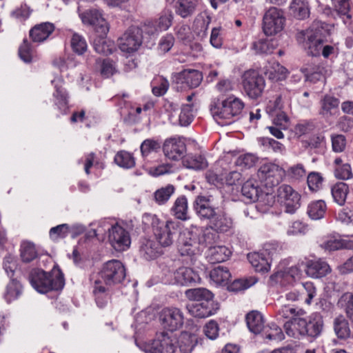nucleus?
<instances>
[{
    "label": "nucleus",
    "mask_w": 353,
    "mask_h": 353,
    "mask_svg": "<svg viewBox=\"0 0 353 353\" xmlns=\"http://www.w3.org/2000/svg\"><path fill=\"white\" fill-rule=\"evenodd\" d=\"M101 280L94 282L93 293L97 305L103 307L108 302L105 294V288L101 285V281L106 285H114L121 283L125 277V269L123 263L116 259H112L105 263L99 273Z\"/></svg>",
    "instance_id": "nucleus-1"
},
{
    "label": "nucleus",
    "mask_w": 353,
    "mask_h": 353,
    "mask_svg": "<svg viewBox=\"0 0 353 353\" xmlns=\"http://www.w3.org/2000/svg\"><path fill=\"white\" fill-rule=\"evenodd\" d=\"M29 280L32 286L40 293L61 290L65 285L63 275L59 270H52L51 272L40 269L32 270Z\"/></svg>",
    "instance_id": "nucleus-2"
},
{
    "label": "nucleus",
    "mask_w": 353,
    "mask_h": 353,
    "mask_svg": "<svg viewBox=\"0 0 353 353\" xmlns=\"http://www.w3.org/2000/svg\"><path fill=\"white\" fill-rule=\"evenodd\" d=\"M151 225L157 243L161 248L171 246L178 230L179 223L173 220L160 221L156 215H152Z\"/></svg>",
    "instance_id": "nucleus-3"
},
{
    "label": "nucleus",
    "mask_w": 353,
    "mask_h": 353,
    "mask_svg": "<svg viewBox=\"0 0 353 353\" xmlns=\"http://www.w3.org/2000/svg\"><path fill=\"white\" fill-rule=\"evenodd\" d=\"M244 106L245 104L241 99L230 95L212 106L211 112L216 119L228 120V123H230L232 119L241 114Z\"/></svg>",
    "instance_id": "nucleus-4"
},
{
    "label": "nucleus",
    "mask_w": 353,
    "mask_h": 353,
    "mask_svg": "<svg viewBox=\"0 0 353 353\" xmlns=\"http://www.w3.org/2000/svg\"><path fill=\"white\" fill-rule=\"evenodd\" d=\"M176 340L167 332L156 335L154 340L143 344L141 348L145 353H174L176 349Z\"/></svg>",
    "instance_id": "nucleus-5"
},
{
    "label": "nucleus",
    "mask_w": 353,
    "mask_h": 353,
    "mask_svg": "<svg viewBox=\"0 0 353 353\" xmlns=\"http://www.w3.org/2000/svg\"><path fill=\"white\" fill-rule=\"evenodd\" d=\"M199 232L197 230H189L180 235L178 250L181 255L188 256L193 261V257L201 253V248L199 239Z\"/></svg>",
    "instance_id": "nucleus-6"
},
{
    "label": "nucleus",
    "mask_w": 353,
    "mask_h": 353,
    "mask_svg": "<svg viewBox=\"0 0 353 353\" xmlns=\"http://www.w3.org/2000/svg\"><path fill=\"white\" fill-rule=\"evenodd\" d=\"M285 174L284 169L273 163H263L257 172V176L261 183L268 188L279 185Z\"/></svg>",
    "instance_id": "nucleus-7"
},
{
    "label": "nucleus",
    "mask_w": 353,
    "mask_h": 353,
    "mask_svg": "<svg viewBox=\"0 0 353 353\" xmlns=\"http://www.w3.org/2000/svg\"><path fill=\"white\" fill-rule=\"evenodd\" d=\"M285 18L281 10L270 8L264 14L263 18V30L268 36L275 35L284 28Z\"/></svg>",
    "instance_id": "nucleus-8"
},
{
    "label": "nucleus",
    "mask_w": 353,
    "mask_h": 353,
    "mask_svg": "<svg viewBox=\"0 0 353 353\" xmlns=\"http://www.w3.org/2000/svg\"><path fill=\"white\" fill-rule=\"evenodd\" d=\"M242 83L245 93L252 99L262 94L265 83L263 77L256 70H250L244 72Z\"/></svg>",
    "instance_id": "nucleus-9"
},
{
    "label": "nucleus",
    "mask_w": 353,
    "mask_h": 353,
    "mask_svg": "<svg viewBox=\"0 0 353 353\" xmlns=\"http://www.w3.org/2000/svg\"><path fill=\"white\" fill-rule=\"evenodd\" d=\"M79 16L85 26H92L96 32L101 35H106L109 31V26L104 19L101 10L92 8L81 12L78 9Z\"/></svg>",
    "instance_id": "nucleus-10"
},
{
    "label": "nucleus",
    "mask_w": 353,
    "mask_h": 353,
    "mask_svg": "<svg viewBox=\"0 0 353 353\" xmlns=\"http://www.w3.org/2000/svg\"><path fill=\"white\" fill-rule=\"evenodd\" d=\"M143 28L130 27L118 40L119 49L126 53H132L138 50L142 44Z\"/></svg>",
    "instance_id": "nucleus-11"
},
{
    "label": "nucleus",
    "mask_w": 353,
    "mask_h": 353,
    "mask_svg": "<svg viewBox=\"0 0 353 353\" xmlns=\"http://www.w3.org/2000/svg\"><path fill=\"white\" fill-rule=\"evenodd\" d=\"M277 196L288 213H294L301 206L300 194L289 185H281L277 190Z\"/></svg>",
    "instance_id": "nucleus-12"
},
{
    "label": "nucleus",
    "mask_w": 353,
    "mask_h": 353,
    "mask_svg": "<svg viewBox=\"0 0 353 353\" xmlns=\"http://www.w3.org/2000/svg\"><path fill=\"white\" fill-rule=\"evenodd\" d=\"M108 241L117 252H123L130 248L131 236L130 232L119 224L112 225L108 230Z\"/></svg>",
    "instance_id": "nucleus-13"
},
{
    "label": "nucleus",
    "mask_w": 353,
    "mask_h": 353,
    "mask_svg": "<svg viewBox=\"0 0 353 353\" xmlns=\"http://www.w3.org/2000/svg\"><path fill=\"white\" fill-rule=\"evenodd\" d=\"M159 319L165 328L173 332L183 325L184 316L177 307H165L161 311Z\"/></svg>",
    "instance_id": "nucleus-14"
},
{
    "label": "nucleus",
    "mask_w": 353,
    "mask_h": 353,
    "mask_svg": "<svg viewBox=\"0 0 353 353\" xmlns=\"http://www.w3.org/2000/svg\"><path fill=\"white\" fill-rule=\"evenodd\" d=\"M163 150L170 159L178 161L182 159L186 152L185 139L181 137H173L165 139Z\"/></svg>",
    "instance_id": "nucleus-15"
},
{
    "label": "nucleus",
    "mask_w": 353,
    "mask_h": 353,
    "mask_svg": "<svg viewBox=\"0 0 353 353\" xmlns=\"http://www.w3.org/2000/svg\"><path fill=\"white\" fill-rule=\"evenodd\" d=\"M172 18L170 11H165L157 19L145 23L143 26V31L149 35H154L162 31H165L171 26Z\"/></svg>",
    "instance_id": "nucleus-16"
},
{
    "label": "nucleus",
    "mask_w": 353,
    "mask_h": 353,
    "mask_svg": "<svg viewBox=\"0 0 353 353\" xmlns=\"http://www.w3.org/2000/svg\"><path fill=\"white\" fill-rule=\"evenodd\" d=\"M303 264L305 274L313 279L324 277L331 272L328 263L321 259H307Z\"/></svg>",
    "instance_id": "nucleus-17"
},
{
    "label": "nucleus",
    "mask_w": 353,
    "mask_h": 353,
    "mask_svg": "<svg viewBox=\"0 0 353 353\" xmlns=\"http://www.w3.org/2000/svg\"><path fill=\"white\" fill-rule=\"evenodd\" d=\"M213 301H203L199 303H192L187 305L188 312L196 318H207L214 314L218 307Z\"/></svg>",
    "instance_id": "nucleus-18"
},
{
    "label": "nucleus",
    "mask_w": 353,
    "mask_h": 353,
    "mask_svg": "<svg viewBox=\"0 0 353 353\" xmlns=\"http://www.w3.org/2000/svg\"><path fill=\"white\" fill-rule=\"evenodd\" d=\"M194 209L201 219L212 220L216 215V208L211 200L204 196H199L194 202Z\"/></svg>",
    "instance_id": "nucleus-19"
},
{
    "label": "nucleus",
    "mask_w": 353,
    "mask_h": 353,
    "mask_svg": "<svg viewBox=\"0 0 353 353\" xmlns=\"http://www.w3.org/2000/svg\"><path fill=\"white\" fill-rule=\"evenodd\" d=\"M54 29V25L52 23H41L30 29L29 36L33 42L41 43L50 37Z\"/></svg>",
    "instance_id": "nucleus-20"
},
{
    "label": "nucleus",
    "mask_w": 353,
    "mask_h": 353,
    "mask_svg": "<svg viewBox=\"0 0 353 353\" xmlns=\"http://www.w3.org/2000/svg\"><path fill=\"white\" fill-rule=\"evenodd\" d=\"M210 225L217 233L231 232L234 228L232 219L225 212L216 214L210 221Z\"/></svg>",
    "instance_id": "nucleus-21"
},
{
    "label": "nucleus",
    "mask_w": 353,
    "mask_h": 353,
    "mask_svg": "<svg viewBox=\"0 0 353 353\" xmlns=\"http://www.w3.org/2000/svg\"><path fill=\"white\" fill-rule=\"evenodd\" d=\"M203 79V75L201 72L196 70H184L179 72L177 76L176 82L178 83L185 84L190 88L198 87Z\"/></svg>",
    "instance_id": "nucleus-22"
},
{
    "label": "nucleus",
    "mask_w": 353,
    "mask_h": 353,
    "mask_svg": "<svg viewBox=\"0 0 353 353\" xmlns=\"http://www.w3.org/2000/svg\"><path fill=\"white\" fill-rule=\"evenodd\" d=\"M306 325V319L302 316L292 318L284 324L285 333L290 337L299 338L304 336Z\"/></svg>",
    "instance_id": "nucleus-23"
},
{
    "label": "nucleus",
    "mask_w": 353,
    "mask_h": 353,
    "mask_svg": "<svg viewBox=\"0 0 353 353\" xmlns=\"http://www.w3.org/2000/svg\"><path fill=\"white\" fill-rule=\"evenodd\" d=\"M175 282L181 285H188L199 280L198 274L192 268L181 267L174 273Z\"/></svg>",
    "instance_id": "nucleus-24"
},
{
    "label": "nucleus",
    "mask_w": 353,
    "mask_h": 353,
    "mask_svg": "<svg viewBox=\"0 0 353 353\" xmlns=\"http://www.w3.org/2000/svg\"><path fill=\"white\" fill-rule=\"evenodd\" d=\"M319 114L327 119L334 115L339 110V100L331 95H325L320 101Z\"/></svg>",
    "instance_id": "nucleus-25"
},
{
    "label": "nucleus",
    "mask_w": 353,
    "mask_h": 353,
    "mask_svg": "<svg viewBox=\"0 0 353 353\" xmlns=\"http://www.w3.org/2000/svg\"><path fill=\"white\" fill-rule=\"evenodd\" d=\"M140 253L147 260L154 259L163 253L162 248L154 240L144 239L141 241Z\"/></svg>",
    "instance_id": "nucleus-26"
},
{
    "label": "nucleus",
    "mask_w": 353,
    "mask_h": 353,
    "mask_svg": "<svg viewBox=\"0 0 353 353\" xmlns=\"http://www.w3.org/2000/svg\"><path fill=\"white\" fill-rule=\"evenodd\" d=\"M248 259L256 272L265 273L270 269L269 255L266 252H254L248 255Z\"/></svg>",
    "instance_id": "nucleus-27"
},
{
    "label": "nucleus",
    "mask_w": 353,
    "mask_h": 353,
    "mask_svg": "<svg viewBox=\"0 0 353 353\" xmlns=\"http://www.w3.org/2000/svg\"><path fill=\"white\" fill-rule=\"evenodd\" d=\"M323 326V321L321 315L319 313L311 314L308 319H306L305 331L304 336L316 337L320 335Z\"/></svg>",
    "instance_id": "nucleus-28"
},
{
    "label": "nucleus",
    "mask_w": 353,
    "mask_h": 353,
    "mask_svg": "<svg viewBox=\"0 0 353 353\" xmlns=\"http://www.w3.org/2000/svg\"><path fill=\"white\" fill-rule=\"evenodd\" d=\"M241 192L243 196L253 202L259 201L263 196L258 182L253 179H248L243 184Z\"/></svg>",
    "instance_id": "nucleus-29"
},
{
    "label": "nucleus",
    "mask_w": 353,
    "mask_h": 353,
    "mask_svg": "<svg viewBox=\"0 0 353 353\" xmlns=\"http://www.w3.org/2000/svg\"><path fill=\"white\" fill-rule=\"evenodd\" d=\"M52 83L55 88V92L53 93L54 105L59 110H65L68 104V94L63 88V80L61 78H55Z\"/></svg>",
    "instance_id": "nucleus-30"
},
{
    "label": "nucleus",
    "mask_w": 353,
    "mask_h": 353,
    "mask_svg": "<svg viewBox=\"0 0 353 353\" xmlns=\"http://www.w3.org/2000/svg\"><path fill=\"white\" fill-rule=\"evenodd\" d=\"M245 320L248 329L255 334L261 333L265 327L263 316L258 311L253 310L249 312Z\"/></svg>",
    "instance_id": "nucleus-31"
},
{
    "label": "nucleus",
    "mask_w": 353,
    "mask_h": 353,
    "mask_svg": "<svg viewBox=\"0 0 353 353\" xmlns=\"http://www.w3.org/2000/svg\"><path fill=\"white\" fill-rule=\"evenodd\" d=\"M231 251L225 245L210 246L208 250L207 258L212 263H221L228 259Z\"/></svg>",
    "instance_id": "nucleus-32"
},
{
    "label": "nucleus",
    "mask_w": 353,
    "mask_h": 353,
    "mask_svg": "<svg viewBox=\"0 0 353 353\" xmlns=\"http://www.w3.org/2000/svg\"><path fill=\"white\" fill-rule=\"evenodd\" d=\"M291 14L298 19H305L310 15L309 3L306 0H293L290 6Z\"/></svg>",
    "instance_id": "nucleus-33"
},
{
    "label": "nucleus",
    "mask_w": 353,
    "mask_h": 353,
    "mask_svg": "<svg viewBox=\"0 0 353 353\" xmlns=\"http://www.w3.org/2000/svg\"><path fill=\"white\" fill-rule=\"evenodd\" d=\"M172 214L178 219L186 221L189 219L188 200L185 196L178 197L171 208Z\"/></svg>",
    "instance_id": "nucleus-34"
},
{
    "label": "nucleus",
    "mask_w": 353,
    "mask_h": 353,
    "mask_svg": "<svg viewBox=\"0 0 353 353\" xmlns=\"http://www.w3.org/2000/svg\"><path fill=\"white\" fill-rule=\"evenodd\" d=\"M306 37L305 46L307 48V53L311 56H319L323 46L321 39L309 31L307 32Z\"/></svg>",
    "instance_id": "nucleus-35"
},
{
    "label": "nucleus",
    "mask_w": 353,
    "mask_h": 353,
    "mask_svg": "<svg viewBox=\"0 0 353 353\" xmlns=\"http://www.w3.org/2000/svg\"><path fill=\"white\" fill-rule=\"evenodd\" d=\"M199 3V0H177L176 13L183 18L192 15Z\"/></svg>",
    "instance_id": "nucleus-36"
},
{
    "label": "nucleus",
    "mask_w": 353,
    "mask_h": 353,
    "mask_svg": "<svg viewBox=\"0 0 353 353\" xmlns=\"http://www.w3.org/2000/svg\"><path fill=\"white\" fill-rule=\"evenodd\" d=\"M210 277L216 285H225L228 283L231 274L228 268L219 265L210 271Z\"/></svg>",
    "instance_id": "nucleus-37"
},
{
    "label": "nucleus",
    "mask_w": 353,
    "mask_h": 353,
    "mask_svg": "<svg viewBox=\"0 0 353 353\" xmlns=\"http://www.w3.org/2000/svg\"><path fill=\"white\" fill-rule=\"evenodd\" d=\"M183 165L188 169L200 170L208 165L206 159L201 155L188 154L182 159Z\"/></svg>",
    "instance_id": "nucleus-38"
},
{
    "label": "nucleus",
    "mask_w": 353,
    "mask_h": 353,
    "mask_svg": "<svg viewBox=\"0 0 353 353\" xmlns=\"http://www.w3.org/2000/svg\"><path fill=\"white\" fill-rule=\"evenodd\" d=\"M287 69L277 62L273 63L266 69L265 74L272 81L285 80L287 77Z\"/></svg>",
    "instance_id": "nucleus-39"
},
{
    "label": "nucleus",
    "mask_w": 353,
    "mask_h": 353,
    "mask_svg": "<svg viewBox=\"0 0 353 353\" xmlns=\"http://www.w3.org/2000/svg\"><path fill=\"white\" fill-rule=\"evenodd\" d=\"M327 210L325 203L323 200L311 202L307 210V213L310 219L319 220L323 218Z\"/></svg>",
    "instance_id": "nucleus-40"
},
{
    "label": "nucleus",
    "mask_w": 353,
    "mask_h": 353,
    "mask_svg": "<svg viewBox=\"0 0 353 353\" xmlns=\"http://www.w3.org/2000/svg\"><path fill=\"white\" fill-rule=\"evenodd\" d=\"M185 294L189 300L196 301V303L212 301L213 297L212 292L205 288L189 289L185 291Z\"/></svg>",
    "instance_id": "nucleus-41"
},
{
    "label": "nucleus",
    "mask_w": 353,
    "mask_h": 353,
    "mask_svg": "<svg viewBox=\"0 0 353 353\" xmlns=\"http://www.w3.org/2000/svg\"><path fill=\"white\" fill-rule=\"evenodd\" d=\"M331 193L334 202L339 205H343L345 204L349 193V187L345 183H337L332 187Z\"/></svg>",
    "instance_id": "nucleus-42"
},
{
    "label": "nucleus",
    "mask_w": 353,
    "mask_h": 353,
    "mask_svg": "<svg viewBox=\"0 0 353 353\" xmlns=\"http://www.w3.org/2000/svg\"><path fill=\"white\" fill-rule=\"evenodd\" d=\"M262 332L263 339L268 341L279 342L284 339V334L281 328L274 323L264 327Z\"/></svg>",
    "instance_id": "nucleus-43"
},
{
    "label": "nucleus",
    "mask_w": 353,
    "mask_h": 353,
    "mask_svg": "<svg viewBox=\"0 0 353 353\" xmlns=\"http://www.w3.org/2000/svg\"><path fill=\"white\" fill-rule=\"evenodd\" d=\"M193 230H197L199 232V239L201 247L203 245H212L219 239L218 233L214 231L210 225L201 229L195 228Z\"/></svg>",
    "instance_id": "nucleus-44"
},
{
    "label": "nucleus",
    "mask_w": 353,
    "mask_h": 353,
    "mask_svg": "<svg viewBox=\"0 0 353 353\" xmlns=\"http://www.w3.org/2000/svg\"><path fill=\"white\" fill-rule=\"evenodd\" d=\"M305 314V311L299 307H294L289 304H285L281 307L277 312V315L281 319L296 318L303 316Z\"/></svg>",
    "instance_id": "nucleus-45"
},
{
    "label": "nucleus",
    "mask_w": 353,
    "mask_h": 353,
    "mask_svg": "<svg viewBox=\"0 0 353 353\" xmlns=\"http://www.w3.org/2000/svg\"><path fill=\"white\" fill-rule=\"evenodd\" d=\"M178 343L181 353H191L196 344V338L187 332L181 333Z\"/></svg>",
    "instance_id": "nucleus-46"
},
{
    "label": "nucleus",
    "mask_w": 353,
    "mask_h": 353,
    "mask_svg": "<svg viewBox=\"0 0 353 353\" xmlns=\"http://www.w3.org/2000/svg\"><path fill=\"white\" fill-rule=\"evenodd\" d=\"M175 190L172 185H168L154 192V200L158 205H163L170 199Z\"/></svg>",
    "instance_id": "nucleus-47"
},
{
    "label": "nucleus",
    "mask_w": 353,
    "mask_h": 353,
    "mask_svg": "<svg viewBox=\"0 0 353 353\" xmlns=\"http://www.w3.org/2000/svg\"><path fill=\"white\" fill-rule=\"evenodd\" d=\"M114 162L119 166L123 168H131L135 165V161L132 154L121 150L117 153L114 157Z\"/></svg>",
    "instance_id": "nucleus-48"
},
{
    "label": "nucleus",
    "mask_w": 353,
    "mask_h": 353,
    "mask_svg": "<svg viewBox=\"0 0 353 353\" xmlns=\"http://www.w3.org/2000/svg\"><path fill=\"white\" fill-rule=\"evenodd\" d=\"M22 287L21 284L15 279H12L8 284L6 291L4 294L5 299L8 303L17 299L21 294Z\"/></svg>",
    "instance_id": "nucleus-49"
},
{
    "label": "nucleus",
    "mask_w": 353,
    "mask_h": 353,
    "mask_svg": "<svg viewBox=\"0 0 353 353\" xmlns=\"http://www.w3.org/2000/svg\"><path fill=\"white\" fill-rule=\"evenodd\" d=\"M104 36L100 34V37L94 40L93 46L97 52L108 55L112 52L113 44L110 41H107Z\"/></svg>",
    "instance_id": "nucleus-50"
},
{
    "label": "nucleus",
    "mask_w": 353,
    "mask_h": 353,
    "mask_svg": "<svg viewBox=\"0 0 353 353\" xmlns=\"http://www.w3.org/2000/svg\"><path fill=\"white\" fill-rule=\"evenodd\" d=\"M275 48L276 42L274 40H259L253 43V49L257 54H272Z\"/></svg>",
    "instance_id": "nucleus-51"
},
{
    "label": "nucleus",
    "mask_w": 353,
    "mask_h": 353,
    "mask_svg": "<svg viewBox=\"0 0 353 353\" xmlns=\"http://www.w3.org/2000/svg\"><path fill=\"white\" fill-rule=\"evenodd\" d=\"M304 73L305 79L311 81H316L318 80L323 79L325 77L324 68L316 65L314 67H306L301 69Z\"/></svg>",
    "instance_id": "nucleus-52"
},
{
    "label": "nucleus",
    "mask_w": 353,
    "mask_h": 353,
    "mask_svg": "<svg viewBox=\"0 0 353 353\" xmlns=\"http://www.w3.org/2000/svg\"><path fill=\"white\" fill-rule=\"evenodd\" d=\"M70 45L72 50L78 54H83L88 48L85 39L82 35L78 33L72 34Z\"/></svg>",
    "instance_id": "nucleus-53"
},
{
    "label": "nucleus",
    "mask_w": 353,
    "mask_h": 353,
    "mask_svg": "<svg viewBox=\"0 0 353 353\" xmlns=\"http://www.w3.org/2000/svg\"><path fill=\"white\" fill-rule=\"evenodd\" d=\"M334 329L339 338L343 339L349 335L348 323L343 316H339L334 319Z\"/></svg>",
    "instance_id": "nucleus-54"
},
{
    "label": "nucleus",
    "mask_w": 353,
    "mask_h": 353,
    "mask_svg": "<svg viewBox=\"0 0 353 353\" xmlns=\"http://www.w3.org/2000/svg\"><path fill=\"white\" fill-rule=\"evenodd\" d=\"M21 256L24 262H30L37 256L34 245L30 242H23L21 246Z\"/></svg>",
    "instance_id": "nucleus-55"
},
{
    "label": "nucleus",
    "mask_w": 353,
    "mask_h": 353,
    "mask_svg": "<svg viewBox=\"0 0 353 353\" xmlns=\"http://www.w3.org/2000/svg\"><path fill=\"white\" fill-rule=\"evenodd\" d=\"M19 56L25 63H30L32 61L34 51L27 39H23L19 48Z\"/></svg>",
    "instance_id": "nucleus-56"
},
{
    "label": "nucleus",
    "mask_w": 353,
    "mask_h": 353,
    "mask_svg": "<svg viewBox=\"0 0 353 353\" xmlns=\"http://www.w3.org/2000/svg\"><path fill=\"white\" fill-rule=\"evenodd\" d=\"M161 148L159 141L148 139L143 141L141 145V152L143 157H146L153 152H158Z\"/></svg>",
    "instance_id": "nucleus-57"
},
{
    "label": "nucleus",
    "mask_w": 353,
    "mask_h": 353,
    "mask_svg": "<svg viewBox=\"0 0 353 353\" xmlns=\"http://www.w3.org/2000/svg\"><path fill=\"white\" fill-rule=\"evenodd\" d=\"M193 109L192 105L186 104L181 107L179 115V123L181 126H188L193 120Z\"/></svg>",
    "instance_id": "nucleus-58"
},
{
    "label": "nucleus",
    "mask_w": 353,
    "mask_h": 353,
    "mask_svg": "<svg viewBox=\"0 0 353 353\" xmlns=\"http://www.w3.org/2000/svg\"><path fill=\"white\" fill-rule=\"evenodd\" d=\"M323 179L320 173L312 172L309 173L307 177V183L308 188L312 192H317L319 190L323 184Z\"/></svg>",
    "instance_id": "nucleus-59"
},
{
    "label": "nucleus",
    "mask_w": 353,
    "mask_h": 353,
    "mask_svg": "<svg viewBox=\"0 0 353 353\" xmlns=\"http://www.w3.org/2000/svg\"><path fill=\"white\" fill-rule=\"evenodd\" d=\"M69 234V225L66 223L53 227L50 230L49 235L53 241H57Z\"/></svg>",
    "instance_id": "nucleus-60"
},
{
    "label": "nucleus",
    "mask_w": 353,
    "mask_h": 353,
    "mask_svg": "<svg viewBox=\"0 0 353 353\" xmlns=\"http://www.w3.org/2000/svg\"><path fill=\"white\" fill-rule=\"evenodd\" d=\"M258 159L255 154L247 153L240 155L236 161V164L243 168H250L256 165Z\"/></svg>",
    "instance_id": "nucleus-61"
},
{
    "label": "nucleus",
    "mask_w": 353,
    "mask_h": 353,
    "mask_svg": "<svg viewBox=\"0 0 353 353\" xmlns=\"http://www.w3.org/2000/svg\"><path fill=\"white\" fill-rule=\"evenodd\" d=\"M169 88V82L162 77H159L152 82V93L160 97L166 93Z\"/></svg>",
    "instance_id": "nucleus-62"
},
{
    "label": "nucleus",
    "mask_w": 353,
    "mask_h": 353,
    "mask_svg": "<svg viewBox=\"0 0 353 353\" xmlns=\"http://www.w3.org/2000/svg\"><path fill=\"white\" fill-rule=\"evenodd\" d=\"M257 280L254 277H250L245 279H237L232 283L230 290L231 291H241L249 288L256 283Z\"/></svg>",
    "instance_id": "nucleus-63"
},
{
    "label": "nucleus",
    "mask_w": 353,
    "mask_h": 353,
    "mask_svg": "<svg viewBox=\"0 0 353 353\" xmlns=\"http://www.w3.org/2000/svg\"><path fill=\"white\" fill-rule=\"evenodd\" d=\"M320 246L326 251L332 252L343 248L345 246V243L341 239L329 237L322 242Z\"/></svg>",
    "instance_id": "nucleus-64"
}]
</instances>
